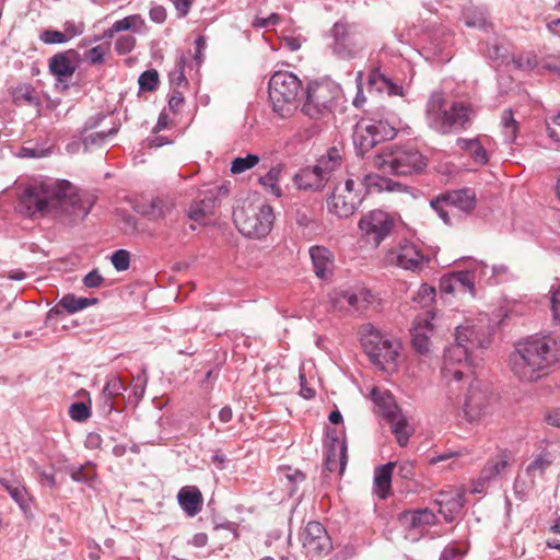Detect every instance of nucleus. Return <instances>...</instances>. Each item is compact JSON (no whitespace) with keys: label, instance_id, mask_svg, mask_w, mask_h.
Here are the masks:
<instances>
[{"label":"nucleus","instance_id":"obj_54","mask_svg":"<svg viewBox=\"0 0 560 560\" xmlns=\"http://www.w3.org/2000/svg\"><path fill=\"white\" fill-rule=\"evenodd\" d=\"M70 417L75 421L86 420L91 412L89 407L84 402H74L69 409Z\"/></svg>","mask_w":560,"mask_h":560},{"label":"nucleus","instance_id":"obj_45","mask_svg":"<svg viewBox=\"0 0 560 560\" xmlns=\"http://www.w3.org/2000/svg\"><path fill=\"white\" fill-rule=\"evenodd\" d=\"M453 275L458 291H468L472 296H475V283L472 273L470 271H456L453 272Z\"/></svg>","mask_w":560,"mask_h":560},{"label":"nucleus","instance_id":"obj_53","mask_svg":"<svg viewBox=\"0 0 560 560\" xmlns=\"http://www.w3.org/2000/svg\"><path fill=\"white\" fill-rule=\"evenodd\" d=\"M512 61L514 65L522 70H529L536 67L537 58L532 52L521 54L517 57H513Z\"/></svg>","mask_w":560,"mask_h":560},{"label":"nucleus","instance_id":"obj_4","mask_svg":"<svg viewBox=\"0 0 560 560\" xmlns=\"http://www.w3.org/2000/svg\"><path fill=\"white\" fill-rule=\"evenodd\" d=\"M471 108L464 103H447L444 94H431L425 108V118L430 128L441 135L462 130L470 121Z\"/></svg>","mask_w":560,"mask_h":560},{"label":"nucleus","instance_id":"obj_61","mask_svg":"<svg viewBox=\"0 0 560 560\" xmlns=\"http://www.w3.org/2000/svg\"><path fill=\"white\" fill-rule=\"evenodd\" d=\"M147 385V376L143 371L141 374L137 375L132 381V393L137 398H141L144 394Z\"/></svg>","mask_w":560,"mask_h":560},{"label":"nucleus","instance_id":"obj_50","mask_svg":"<svg viewBox=\"0 0 560 560\" xmlns=\"http://www.w3.org/2000/svg\"><path fill=\"white\" fill-rule=\"evenodd\" d=\"M435 298V289L427 283L420 285L415 300L423 306H429Z\"/></svg>","mask_w":560,"mask_h":560},{"label":"nucleus","instance_id":"obj_22","mask_svg":"<svg viewBox=\"0 0 560 560\" xmlns=\"http://www.w3.org/2000/svg\"><path fill=\"white\" fill-rule=\"evenodd\" d=\"M360 202L361 197L359 194H343L339 187H336L327 200V209L338 218H349L354 213Z\"/></svg>","mask_w":560,"mask_h":560},{"label":"nucleus","instance_id":"obj_37","mask_svg":"<svg viewBox=\"0 0 560 560\" xmlns=\"http://www.w3.org/2000/svg\"><path fill=\"white\" fill-rule=\"evenodd\" d=\"M11 95L13 103L18 106L39 104L36 91L31 84H20L13 88Z\"/></svg>","mask_w":560,"mask_h":560},{"label":"nucleus","instance_id":"obj_29","mask_svg":"<svg viewBox=\"0 0 560 560\" xmlns=\"http://www.w3.org/2000/svg\"><path fill=\"white\" fill-rule=\"evenodd\" d=\"M371 396L375 404L378 406L380 413L388 422L401 413L389 393H382L377 388H373Z\"/></svg>","mask_w":560,"mask_h":560},{"label":"nucleus","instance_id":"obj_39","mask_svg":"<svg viewBox=\"0 0 560 560\" xmlns=\"http://www.w3.org/2000/svg\"><path fill=\"white\" fill-rule=\"evenodd\" d=\"M66 472L75 482H91L96 477L95 465L92 462H86L81 466H67Z\"/></svg>","mask_w":560,"mask_h":560},{"label":"nucleus","instance_id":"obj_8","mask_svg":"<svg viewBox=\"0 0 560 560\" xmlns=\"http://www.w3.org/2000/svg\"><path fill=\"white\" fill-rule=\"evenodd\" d=\"M302 91L301 80L288 71H277L269 80V97L273 110L280 116L289 115L296 107Z\"/></svg>","mask_w":560,"mask_h":560},{"label":"nucleus","instance_id":"obj_35","mask_svg":"<svg viewBox=\"0 0 560 560\" xmlns=\"http://www.w3.org/2000/svg\"><path fill=\"white\" fill-rule=\"evenodd\" d=\"M80 326L82 323L73 317H45V329L52 332H77Z\"/></svg>","mask_w":560,"mask_h":560},{"label":"nucleus","instance_id":"obj_25","mask_svg":"<svg viewBox=\"0 0 560 560\" xmlns=\"http://www.w3.org/2000/svg\"><path fill=\"white\" fill-rule=\"evenodd\" d=\"M177 501L187 516H196L202 509V494L196 486H185L177 493Z\"/></svg>","mask_w":560,"mask_h":560},{"label":"nucleus","instance_id":"obj_20","mask_svg":"<svg viewBox=\"0 0 560 560\" xmlns=\"http://www.w3.org/2000/svg\"><path fill=\"white\" fill-rule=\"evenodd\" d=\"M434 318L417 317L410 328L412 348L421 355H427L430 352V338L435 331V325L432 322Z\"/></svg>","mask_w":560,"mask_h":560},{"label":"nucleus","instance_id":"obj_10","mask_svg":"<svg viewBox=\"0 0 560 560\" xmlns=\"http://www.w3.org/2000/svg\"><path fill=\"white\" fill-rule=\"evenodd\" d=\"M328 301L332 312H380L377 299L365 288H336Z\"/></svg>","mask_w":560,"mask_h":560},{"label":"nucleus","instance_id":"obj_57","mask_svg":"<svg viewBox=\"0 0 560 560\" xmlns=\"http://www.w3.org/2000/svg\"><path fill=\"white\" fill-rule=\"evenodd\" d=\"M440 291L446 294H452L458 291L453 272L441 278Z\"/></svg>","mask_w":560,"mask_h":560},{"label":"nucleus","instance_id":"obj_27","mask_svg":"<svg viewBox=\"0 0 560 560\" xmlns=\"http://www.w3.org/2000/svg\"><path fill=\"white\" fill-rule=\"evenodd\" d=\"M215 205V195L213 191H206L205 196L196 200L188 210L189 219L206 223V220L212 214Z\"/></svg>","mask_w":560,"mask_h":560},{"label":"nucleus","instance_id":"obj_17","mask_svg":"<svg viewBox=\"0 0 560 560\" xmlns=\"http://www.w3.org/2000/svg\"><path fill=\"white\" fill-rule=\"evenodd\" d=\"M302 547L308 556L327 555L331 548V539L319 522H310L300 534Z\"/></svg>","mask_w":560,"mask_h":560},{"label":"nucleus","instance_id":"obj_41","mask_svg":"<svg viewBox=\"0 0 560 560\" xmlns=\"http://www.w3.org/2000/svg\"><path fill=\"white\" fill-rule=\"evenodd\" d=\"M137 211L145 217L156 220L164 218L170 211V207H167L162 199L154 198L149 203L138 205Z\"/></svg>","mask_w":560,"mask_h":560},{"label":"nucleus","instance_id":"obj_13","mask_svg":"<svg viewBox=\"0 0 560 560\" xmlns=\"http://www.w3.org/2000/svg\"><path fill=\"white\" fill-rule=\"evenodd\" d=\"M431 207L446 223H451V214L455 211L470 213L476 207V196L471 189H458L443 194L431 200Z\"/></svg>","mask_w":560,"mask_h":560},{"label":"nucleus","instance_id":"obj_43","mask_svg":"<svg viewBox=\"0 0 560 560\" xmlns=\"http://www.w3.org/2000/svg\"><path fill=\"white\" fill-rule=\"evenodd\" d=\"M260 159L256 154H247L245 158H236L231 163V172L233 174L244 173L257 165Z\"/></svg>","mask_w":560,"mask_h":560},{"label":"nucleus","instance_id":"obj_32","mask_svg":"<svg viewBox=\"0 0 560 560\" xmlns=\"http://www.w3.org/2000/svg\"><path fill=\"white\" fill-rule=\"evenodd\" d=\"M326 469L330 472L339 470L342 474L347 466V444L341 442L338 448L335 446H327L326 452Z\"/></svg>","mask_w":560,"mask_h":560},{"label":"nucleus","instance_id":"obj_48","mask_svg":"<svg viewBox=\"0 0 560 560\" xmlns=\"http://www.w3.org/2000/svg\"><path fill=\"white\" fill-rule=\"evenodd\" d=\"M506 52L508 49L494 40L488 45L486 55L491 60L504 62L508 59Z\"/></svg>","mask_w":560,"mask_h":560},{"label":"nucleus","instance_id":"obj_51","mask_svg":"<svg viewBox=\"0 0 560 560\" xmlns=\"http://www.w3.org/2000/svg\"><path fill=\"white\" fill-rule=\"evenodd\" d=\"M39 39L48 45L63 44L68 42V36L60 31L45 30L44 32L40 33Z\"/></svg>","mask_w":560,"mask_h":560},{"label":"nucleus","instance_id":"obj_1","mask_svg":"<svg viewBox=\"0 0 560 560\" xmlns=\"http://www.w3.org/2000/svg\"><path fill=\"white\" fill-rule=\"evenodd\" d=\"M18 211L28 218L48 214L84 218L89 212L70 182L50 177L33 178L24 186L19 196Z\"/></svg>","mask_w":560,"mask_h":560},{"label":"nucleus","instance_id":"obj_58","mask_svg":"<svg viewBox=\"0 0 560 560\" xmlns=\"http://www.w3.org/2000/svg\"><path fill=\"white\" fill-rule=\"evenodd\" d=\"M548 136L559 143L560 149V113L547 122Z\"/></svg>","mask_w":560,"mask_h":560},{"label":"nucleus","instance_id":"obj_3","mask_svg":"<svg viewBox=\"0 0 560 560\" xmlns=\"http://www.w3.org/2000/svg\"><path fill=\"white\" fill-rule=\"evenodd\" d=\"M509 364L520 381L537 382L560 368V338L534 334L518 340L510 353Z\"/></svg>","mask_w":560,"mask_h":560},{"label":"nucleus","instance_id":"obj_44","mask_svg":"<svg viewBox=\"0 0 560 560\" xmlns=\"http://www.w3.org/2000/svg\"><path fill=\"white\" fill-rule=\"evenodd\" d=\"M501 125L503 127L505 138L509 141L515 140L517 129H518V124L514 119L512 109L509 108L502 113Z\"/></svg>","mask_w":560,"mask_h":560},{"label":"nucleus","instance_id":"obj_2","mask_svg":"<svg viewBox=\"0 0 560 560\" xmlns=\"http://www.w3.org/2000/svg\"><path fill=\"white\" fill-rule=\"evenodd\" d=\"M500 324L501 320L491 317H472L456 327L455 343L445 349L441 366V376L450 393L458 389L464 378H470L469 351L488 348Z\"/></svg>","mask_w":560,"mask_h":560},{"label":"nucleus","instance_id":"obj_26","mask_svg":"<svg viewBox=\"0 0 560 560\" xmlns=\"http://www.w3.org/2000/svg\"><path fill=\"white\" fill-rule=\"evenodd\" d=\"M440 497L441 498L438 500L440 505L439 512L443 514L446 522H452L455 515L458 514L465 505V492L457 489L454 494L450 497L444 492H442Z\"/></svg>","mask_w":560,"mask_h":560},{"label":"nucleus","instance_id":"obj_47","mask_svg":"<svg viewBox=\"0 0 560 560\" xmlns=\"http://www.w3.org/2000/svg\"><path fill=\"white\" fill-rule=\"evenodd\" d=\"M159 84V73L156 70H147L139 77L140 90L154 91Z\"/></svg>","mask_w":560,"mask_h":560},{"label":"nucleus","instance_id":"obj_55","mask_svg":"<svg viewBox=\"0 0 560 560\" xmlns=\"http://www.w3.org/2000/svg\"><path fill=\"white\" fill-rule=\"evenodd\" d=\"M468 452L465 450H458V451H445L436 456H432L429 458V464L436 465L441 462H446L452 458H457L464 455H467Z\"/></svg>","mask_w":560,"mask_h":560},{"label":"nucleus","instance_id":"obj_28","mask_svg":"<svg viewBox=\"0 0 560 560\" xmlns=\"http://www.w3.org/2000/svg\"><path fill=\"white\" fill-rule=\"evenodd\" d=\"M284 171V165L279 163L269 168V171L259 176L258 183L265 189L266 192L280 198L283 195V190L280 186V180L282 177V173Z\"/></svg>","mask_w":560,"mask_h":560},{"label":"nucleus","instance_id":"obj_11","mask_svg":"<svg viewBox=\"0 0 560 560\" xmlns=\"http://www.w3.org/2000/svg\"><path fill=\"white\" fill-rule=\"evenodd\" d=\"M395 136V127L386 120L361 118L353 129V144L355 149L363 154L380 142L390 140Z\"/></svg>","mask_w":560,"mask_h":560},{"label":"nucleus","instance_id":"obj_34","mask_svg":"<svg viewBox=\"0 0 560 560\" xmlns=\"http://www.w3.org/2000/svg\"><path fill=\"white\" fill-rule=\"evenodd\" d=\"M463 21L468 27L479 30H486L490 25L487 11L478 7L466 8L463 12Z\"/></svg>","mask_w":560,"mask_h":560},{"label":"nucleus","instance_id":"obj_24","mask_svg":"<svg viewBox=\"0 0 560 560\" xmlns=\"http://www.w3.org/2000/svg\"><path fill=\"white\" fill-rule=\"evenodd\" d=\"M399 522L408 529L424 530L427 527L435 524L436 516L429 509H419L406 511L399 515Z\"/></svg>","mask_w":560,"mask_h":560},{"label":"nucleus","instance_id":"obj_6","mask_svg":"<svg viewBox=\"0 0 560 560\" xmlns=\"http://www.w3.org/2000/svg\"><path fill=\"white\" fill-rule=\"evenodd\" d=\"M361 345L370 361L382 370L396 365L401 342L398 338L383 335L372 324H364L359 330Z\"/></svg>","mask_w":560,"mask_h":560},{"label":"nucleus","instance_id":"obj_49","mask_svg":"<svg viewBox=\"0 0 560 560\" xmlns=\"http://www.w3.org/2000/svg\"><path fill=\"white\" fill-rule=\"evenodd\" d=\"M112 264L118 271H125L130 266V254L128 250L118 249L110 257Z\"/></svg>","mask_w":560,"mask_h":560},{"label":"nucleus","instance_id":"obj_56","mask_svg":"<svg viewBox=\"0 0 560 560\" xmlns=\"http://www.w3.org/2000/svg\"><path fill=\"white\" fill-rule=\"evenodd\" d=\"M82 282L88 289L100 288L104 283V278L97 269H94L83 278Z\"/></svg>","mask_w":560,"mask_h":560},{"label":"nucleus","instance_id":"obj_19","mask_svg":"<svg viewBox=\"0 0 560 560\" xmlns=\"http://www.w3.org/2000/svg\"><path fill=\"white\" fill-rule=\"evenodd\" d=\"M78 57L74 49H69L49 58V71L57 80V88L61 86L62 90L68 88L67 82L75 72Z\"/></svg>","mask_w":560,"mask_h":560},{"label":"nucleus","instance_id":"obj_62","mask_svg":"<svg viewBox=\"0 0 560 560\" xmlns=\"http://www.w3.org/2000/svg\"><path fill=\"white\" fill-rule=\"evenodd\" d=\"M105 54L106 49L103 46H95L86 52V59L92 65L102 63L104 61Z\"/></svg>","mask_w":560,"mask_h":560},{"label":"nucleus","instance_id":"obj_64","mask_svg":"<svg viewBox=\"0 0 560 560\" xmlns=\"http://www.w3.org/2000/svg\"><path fill=\"white\" fill-rule=\"evenodd\" d=\"M294 220L296 224L302 228H307L313 222V218L304 208H299L295 210Z\"/></svg>","mask_w":560,"mask_h":560},{"label":"nucleus","instance_id":"obj_63","mask_svg":"<svg viewBox=\"0 0 560 560\" xmlns=\"http://www.w3.org/2000/svg\"><path fill=\"white\" fill-rule=\"evenodd\" d=\"M185 62H186V58L184 56H180L176 63V71L173 72L171 75V81L173 83H176L177 85H179L186 81V78L184 74Z\"/></svg>","mask_w":560,"mask_h":560},{"label":"nucleus","instance_id":"obj_12","mask_svg":"<svg viewBox=\"0 0 560 560\" xmlns=\"http://www.w3.org/2000/svg\"><path fill=\"white\" fill-rule=\"evenodd\" d=\"M491 411L488 385L479 380L469 381L468 389L462 405V417L469 423H478Z\"/></svg>","mask_w":560,"mask_h":560},{"label":"nucleus","instance_id":"obj_5","mask_svg":"<svg viewBox=\"0 0 560 560\" xmlns=\"http://www.w3.org/2000/svg\"><path fill=\"white\" fill-rule=\"evenodd\" d=\"M373 165L385 174L407 176L421 172L427 163L411 145H387L374 156Z\"/></svg>","mask_w":560,"mask_h":560},{"label":"nucleus","instance_id":"obj_14","mask_svg":"<svg viewBox=\"0 0 560 560\" xmlns=\"http://www.w3.org/2000/svg\"><path fill=\"white\" fill-rule=\"evenodd\" d=\"M339 91L337 86L327 82H314L306 89V100L302 110L313 119H317L331 112Z\"/></svg>","mask_w":560,"mask_h":560},{"label":"nucleus","instance_id":"obj_31","mask_svg":"<svg viewBox=\"0 0 560 560\" xmlns=\"http://www.w3.org/2000/svg\"><path fill=\"white\" fill-rule=\"evenodd\" d=\"M395 464L380 466L374 472V492L380 499H386L390 491L392 474Z\"/></svg>","mask_w":560,"mask_h":560},{"label":"nucleus","instance_id":"obj_18","mask_svg":"<svg viewBox=\"0 0 560 560\" xmlns=\"http://www.w3.org/2000/svg\"><path fill=\"white\" fill-rule=\"evenodd\" d=\"M359 228L365 238L377 246L390 233L393 221L386 212L373 210L362 217Z\"/></svg>","mask_w":560,"mask_h":560},{"label":"nucleus","instance_id":"obj_38","mask_svg":"<svg viewBox=\"0 0 560 560\" xmlns=\"http://www.w3.org/2000/svg\"><path fill=\"white\" fill-rule=\"evenodd\" d=\"M555 460V456L547 450H542L527 466L526 474L536 477L542 476Z\"/></svg>","mask_w":560,"mask_h":560},{"label":"nucleus","instance_id":"obj_40","mask_svg":"<svg viewBox=\"0 0 560 560\" xmlns=\"http://www.w3.org/2000/svg\"><path fill=\"white\" fill-rule=\"evenodd\" d=\"M98 300L96 298H81L73 294H67L60 300L59 305L69 313H75L84 310L89 305L96 304Z\"/></svg>","mask_w":560,"mask_h":560},{"label":"nucleus","instance_id":"obj_21","mask_svg":"<svg viewBox=\"0 0 560 560\" xmlns=\"http://www.w3.org/2000/svg\"><path fill=\"white\" fill-rule=\"evenodd\" d=\"M514 464L513 455L508 450L500 451L491 457L479 475V482L488 483L506 475L508 470Z\"/></svg>","mask_w":560,"mask_h":560},{"label":"nucleus","instance_id":"obj_60","mask_svg":"<svg viewBox=\"0 0 560 560\" xmlns=\"http://www.w3.org/2000/svg\"><path fill=\"white\" fill-rule=\"evenodd\" d=\"M469 154L471 155L474 161L479 164H486L489 160L486 149L482 147V144L480 143V141L478 139L476 141V145H474L471 148Z\"/></svg>","mask_w":560,"mask_h":560},{"label":"nucleus","instance_id":"obj_15","mask_svg":"<svg viewBox=\"0 0 560 560\" xmlns=\"http://www.w3.org/2000/svg\"><path fill=\"white\" fill-rule=\"evenodd\" d=\"M335 39L334 52L341 58H353L365 46L364 38L355 27L346 22H337L331 28Z\"/></svg>","mask_w":560,"mask_h":560},{"label":"nucleus","instance_id":"obj_9","mask_svg":"<svg viewBox=\"0 0 560 560\" xmlns=\"http://www.w3.org/2000/svg\"><path fill=\"white\" fill-rule=\"evenodd\" d=\"M339 163L338 150L332 148L327 155L320 156L315 165L303 167L295 173L293 183L300 190H320Z\"/></svg>","mask_w":560,"mask_h":560},{"label":"nucleus","instance_id":"obj_30","mask_svg":"<svg viewBox=\"0 0 560 560\" xmlns=\"http://www.w3.org/2000/svg\"><path fill=\"white\" fill-rule=\"evenodd\" d=\"M369 85L378 92H386L388 95L402 96V86L395 83L378 69H373L369 74Z\"/></svg>","mask_w":560,"mask_h":560},{"label":"nucleus","instance_id":"obj_7","mask_svg":"<svg viewBox=\"0 0 560 560\" xmlns=\"http://www.w3.org/2000/svg\"><path fill=\"white\" fill-rule=\"evenodd\" d=\"M275 221L271 206L260 203H243L234 211V222L240 232L248 237L260 238L272 229Z\"/></svg>","mask_w":560,"mask_h":560},{"label":"nucleus","instance_id":"obj_46","mask_svg":"<svg viewBox=\"0 0 560 560\" xmlns=\"http://www.w3.org/2000/svg\"><path fill=\"white\" fill-rule=\"evenodd\" d=\"M143 25V20L139 14H132L124 18L122 20L116 21L114 23V31L122 32V31H133L136 32L139 27Z\"/></svg>","mask_w":560,"mask_h":560},{"label":"nucleus","instance_id":"obj_33","mask_svg":"<svg viewBox=\"0 0 560 560\" xmlns=\"http://www.w3.org/2000/svg\"><path fill=\"white\" fill-rule=\"evenodd\" d=\"M0 485L21 508H24L27 504V492L20 478L14 475H11L10 477L1 476Z\"/></svg>","mask_w":560,"mask_h":560},{"label":"nucleus","instance_id":"obj_36","mask_svg":"<svg viewBox=\"0 0 560 560\" xmlns=\"http://www.w3.org/2000/svg\"><path fill=\"white\" fill-rule=\"evenodd\" d=\"M392 432L396 436V440L400 446L408 444L409 438L411 436L413 429L408 423L406 417L400 413L389 421Z\"/></svg>","mask_w":560,"mask_h":560},{"label":"nucleus","instance_id":"obj_16","mask_svg":"<svg viewBox=\"0 0 560 560\" xmlns=\"http://www.w3.org/2000/svg\"><path fill=\"white\" fill-rule=\"evenodd\" d=\"M387 259L410 271H420L430 261L429 257L422 253L421 247L410 241L401 242L396 250L388 254Z\"/></svg>","mask_w":560,"mask_h":560},{"label":"nucleus","instance_id":"obj_52","mask_svg":"<svg viewBox=\"0 0 560 560\" xmlns=\"http://www.w3.org/2000/svg\"><path fill=\"white\" fill-rule=\"evenodd\" d=\"M136 45V38L132 35H121L115 42V50L119 55H126L132 51Z\"/></svg>","mask_w":560,"mask_h":560},{"label":"nucleus","instance_id":"obj_42","mask_svg":"<svg viewBox=\"0 0 560 560\" xmlns=\"http://www.w3.org/2000/svg\"><path fill=\"white\" fill-rule=\"evenodd\" d=\"M127 389L122 380L118 376H113L109 378L103 389V397L105 399V404L108 406V411L114 409V404L112 399L118 395H121Z\"/></svg>","mask_w":560,"mask_h":560},{"label":"nucleus","instance_id":"obj_59","mask_svg":"<svg viewBox=\"0 0 560 560\" xmlns=\"http://www.w3.org/2000/svg\"><path fill=\"white\" fill-rule=\"evenodd\" d=\"M549 295L552 315H560V283L550 288Z\"/></svg>","mask_w":560,"mask_h":560},{"label":"nucleus","instance_id":"obj_23","mask_svg":"<svg viewBox=\"0 0 560 560\" xmlns=\"http://www.w3.org/2000/svg\"><path fill=\"white\" fill-rule=\"evenodd\" d=\"M308 253L316 277L323 280L330 279L335 269V257L332 253L328 248L319 245L312 246Z\"/></svg>","mask_w":560,"mask_h":560}]
</instances>
